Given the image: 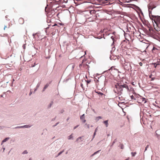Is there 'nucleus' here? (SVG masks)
Returning a JSON list of instances; mask_svg holds the SVG:
<instances>
[{"instance_id": "b1692460", "label": "nucleus", "mask_w": 160, "mask_h": 160, "mask_svg": "<svg viewBox=\"0 0 160 160\" xmlns=\"http://www.w3.org/2000/svg\"><path fill=\"white\" fill-rule=\"evenodd\" d=\"M52 103H53V102H52L50 103V105H49V107H48L49 108H50V107H51V105H52Z\"/></svg>"}, {"instance_id": "dca6fc26", "label": "nucleus", "mask_w": 160, "mask_h": 160, "mask_svg": "<svg viewBox=\"0 0 160 160\" xmlns=\"http://www.w3.org/2000/svg\"><path fill=\"white\" fill-rule=\"evenodd\" d=\"M112 69H114L116 70H117V69L116 68H115V67H112L110 69H109V70L110 71L111 70H112Z\"/></svg>"}, {"instance_id": "58836bf2", "label": "nucleus", "mask_w": 160, "mask_h": 160, "mask_svg": "<svg viewBox=\"0 0 160 160\" xmlns=\"http://www.w3.org/2000/svg\"><path fill=\"white\" fill-rule=\"evenodd\" d=\"M111 38H112L113 41V43H114V39L113 38H112V37H111Z\"/></svg>"}, {"instance_id": "79ce46f5", "label": "nucleus", "mask_w": 160, "mask_h": 160, "mask_svg": "<svg viewBox=\"0 0 160 160\" xmlns=\"http://www.w3.org/2000/svg\"><path fill=\"white\" fill-rule=\"evenodd\" d=\"M29 160H32V159L31 158H30Z\"/></svg>"}, {"instance_id": "f3484780", "label": "nucleus", "mask_w": 160, "mask_h": 160, "mask_svg": "<svg viewBox=\"0 0 160 160\" xmlns=\"http://www.w3.org/2000/svg\"><path fill=\"white\" fill-rule=\"evenodd\" d=\"M136 152H132L131 154L132 155V157H134L135 156V155L136 154Z\"/></svg>"}, {"instance_id": "473e14b6", "label": "nucleus", "mask_w": 160, "mask_h": 160, "mask_svg": "<svg viewBox=\"0 0 160 160\" xmlns=\"http://www.w3.org/2000/svg\"><path fill=\"white\" fill-rule=\"evenodd\" d=\"M96 132H94V134H93V137H94L95 136V135H96Z\"/></svg>"}, {"instance_id": "5701e85b", "label": "nucleus", "mask_w": 160, "mask_h": 160, "mask_svg": "<svg viewBox=\"0 0 160 160\" xmlns=\"http://www.w3.org/2000/svg\"><path fill=\"white\" fill-rule=\"evenodd\" d=\"M80 86L83 89H84V87L82 83H81Z\"/></svg>"}, {"instance_id": "ddd939ff", "label": "nucleus", "mask_w": 160, "mask_h": 160, "mask_svg": "<svg viewBox=\"0 0 160 160\" xmlns=\"http://www.w3.org/2000/svg\"><path fill=\"white\" fill-rule=\"evenodd\" d=\"M89 12L91 14H93L95 13V12L94 10H91Z\"/></svg>"}, {"instance_id": "7c9ffc66", "label": "nucleus", "mask_w": 160, "mask_h": 160, "mask_svg": "<svg viewBox=\"0 0 160 160\" xmlns=\"http://www.w3.org/2000/svg\"><path fill=\"white\" fill-rule=\"evenodd\" d=\"M81 137H80V138H78L77 139V141H78L79 139H81Z\"/></svg>"}, {"instance_id": "cd10ccee", "label": "nucleus", "mask_w": 160, "mask_h": 160, "mask_svg": "<svg viewBox=\"0 0 160 160\" xmlns=\"http://www.w3.org/2000/svg\"><path fill=\"white\" fill-rule=\"evenodd\" d=\"M86 125H87V128H89V125L88 124L87 125V124H86Z\"/></svg>"}, {"instance_id": "f704fd0d", "label": "nucleus", "mask_w": 160, "mask_h": 160, "mask_svg": "<svg viewBox=\"0 0 160 160\" xmlns=\"http://www.w3.org/2000/svg\"><path fill=\"white\" fill-rule=\"evenodd\" d=\"M97 129H98L97 128H96L95 129V132H97Z\"/></svg>"}, {"instance_id": "2f4dec72", "label": "nucleus", "mask_w": 160, "mask_h": 160, "mask_svg": "<svg viewBox=\"0 0 160 160\" xmlns=\"http://www.w3.org/2000/svg\"><path fill=\"white\" fill-rule=\"evenodd\" d=\"M139 64L141 66H142V62H140Z\"/></svg>"}, {"instance_id": "a211bd4d", "label": "nucleus", "mask_w": 160, "mask_h": 160, "mask_svg": "<svg viewBox=\"0 0 160 160\" xmlns=\"http://www.w3.org/2000/svg\"><path fill=\"white\" fill-rule=\"evenodd\" d=\"M72 138V134L69 136L68 137V139H70Z\"/></svg>"}, {"instance_id": "7ed1b4c3", "label": "nucleus", "mask_w": 160, "mask_h": 160, "mask_svg": "<svg viewBox=\"0 0 160 160\" xmlns=\"http://www.w3.org/2000/svg\"><path fill=\"white\" fill-rule=\"evenodd\" d=\"M80 68L81 69H83L85 70H88L89 68V66L83 62H82L81 64H80L79 65Z\"/></svg>"}, {"instance_id": "9d476101", "label": "nucleus", "mask_w": 160, "mask_h": 160, "mask_svg": "<svg viewBox=\"0 0 160 160\" xmlns=\"http://www.w3.org/2000/svg\"><path fill=\"white\" fill-rule=\"evenodd\" d=\"M62 3H66L68 2V0H59Z\"/></svg>"}, {"instance_id": "f257e3e1", "label": "nucleus", "mask_w": 160, "mask_h": 160, "mask_svg": "<svg viewBox=\"0 0 160 160\" xmlns=\"http://www.w3.org/2000/svg\"><path fill=\"white\" fill-rule=\"evenodd\" d=\"M156 7V6L152 2H150L148 5L149 17L158 26V25L159 26V24H160V16L153 15L152 13V10Z\"/></svg>"}, {"instance_id": "ea45409f", "label": "nucleus", "mask_w": 160, "mask_h": 160, "mask_svg": "<svg viewBox=\"0 0 160 160\" xmlns=\"http://www.w3.org/2000/svg\"><path fill=\"white\" fill-rule=\"evenodd\" d=\"M90 82V81H87V82H88V83H89Z\"/></svg>"}, {"instance_id": "a878e982", "label": "nucleus", "mask_w": 160, "mask_h": 160, "mask_svg": "<svg viewBox=\"0 0 160 160\" xmlns=\"http://www.w3.org/2000/svg\"><path fill=\"white\" fill-rule=\"evenodd\" d=\"M38 36V35L36 34H35L34 36V38L35 39H36V36Z\"/></svg>"}, {"instance_id": "6ab92c4d", "label": "nucleus", "mask_w": 160, "mask_h": 160, "mask_svg": "<svg viewBox=\"0 0 160 160\" xmlns=\"http://www.w3.org/2000/svg\"><path fill=\"white\" fill-rule=\"evenodd\" d=\"M96 92V93H98L99 95H102L103 94V93L101 92Z\"/></svg>"}, {"instance_id": "bb28decb", "label": "nucleus", "mask_w": 160, "mask_h": 160, "mask_svg": "<svg viewBox=\"0 0 160 160\" xmlns=\"http://www.w3.org/2000/svg\"><path fill=\"white\" fill-rule=\"evenodd\" d=\"M79 126L78 125H77V126L75 127L74 128V129H75L76 128H77L78 126Z\"/></svg>"}, {"instance_id": "aec40b11", "label": "nucleus", "mask_w": 160, "mask_h": 160, "mask_svg": "<svg viewBox=\"0 0 160 160\" xmlns=\"http://www.w3.org/2000/svg\"><path fill=\"white\" fill-rule=\"evenodd\" d=\"M100 150H98L95 152L92 155V156H93L96 154L97 153L99 152L100 151Z\"/></svg>"}, {"instance_id": "0eeeda50", "label": "nucleus", "mask_w": 160, "mask_h": 160, "mask_svg": "<svg viewBox=\"0 0 160 160\" xmlns=\"http://www.w3.org/2000/svg\"><path fill=\"white\" fill-rule=\"evenodd\" d=\"M103 123L105 124L106 127H107L108 126V120H106L103 122Z\"/></svg>"}, {"instance_id": "6e6552de", "label": "nucleus", "mask_w": 160, "mask_h": 160, "mask_svg": "<svg viewBox=\"0 0 160 160\" xmlns=\"http://www.w3.org/2000/svg\"><path fill=\"white\" fill-rule=\"evenodd\" d=\"M118 98L119 99V100L121 101H123V100H124V98L122 97V96H121L120 95H119Z\"/></svg>"}, {"instance_id": "f8f14e48", "label": "nucleus", "mask_w": 160, "mask_h": 160, "mask_svg": "<svg viewBox=\"0 0 160 160\" xmlns=\"http://www.w3.org/2000/svg\"><path fill=\"white\" fill-rule=\"evenodd\" d=\"M9 139V138H5V139H4L3 140V141H2V143L4 142H6V141H7L8 139Z\"/></svg>"}, {"instance_id": "39448f33", "label": "nucleus", "mask_w": 160, "mask_h": 160, "mask_svg": "<svg viewBox=\"0 0 160 160\" xmlns=\"http://www.w3.org/2000/svg\"><path fill=\"white\" fill-rule=\"evenodd\" d=\"M18 22L20 24H23L24 22V20L23 18H21L18 20Z\"/></svg>"}, {"instance_id": "9b49d317", "label": "nucleus", "mask_w": 160, "mask_h": 160, "mask_svg": "<svg viewBox=\"0 0 160 160\" xmlns=\"http://www.w3.org/2000/svg\"><path fill=\"white\" fill-rule=\"evenodd\" d=\"M141 99H142V102H143L144 103H146V100L145 98H141Z\"/></svg>"}, {"instance_id": "4c0bfd02", "label": "nucleus", "mask_w": 160, "mask_h": 160, "mask_svg": "<svg viewBox=\"0 0 160 160\" xmlns=\"http://www.w3.org/2000/svg\"><path fill=\"white\" fill-rule=\"evenodd\" d=\"M152 75H150L149 76V78H152Z\"/></svg>"}, {"instance_id": "393cba45", "label": "nucleus", "mask_w": 160, "mask_h": 160, "mask_svg": "<svg viewBox=\"0 0 160 160\" xmlns=\"http://www.w3.org/2000/svg\"><path fill=\"white\" fill-rule=\"evenodd\" d=\"M131 98L132 99H134V97L133 95H132L131 96Z\"/></svg>"}, {"instance_id": "20e7f679", "label": "nucleus", "mask_w": 160, "mask_h": 160, "mask_svg": "<svg viewBox=\"0 0 160 160\" xmlns=\"http://www.w3.org/2000/svg\"><path fill=\"white\" fill-rule=\"evenodd\" d=\"M80 119L82 120V122L83 123H85L86 122V120L85 119V115L84 114H83L80 117Z\"/></svg>"}, {"instance_id": "412c9836", "label": "nucleus", "mask_w": 160, "mask_h": 160, "mask_svg": "<svg viewBox=\"0 0 160 160\" xmlns=\"http://www.w3.org/2000/svg\"><path fill=\"white\" fill-rule=\"evenodd\" d=\"M28 153V152H27V151H24L22 153L23 154H27Z\"/></svg>"}, {"instance_id": "423d86ee", "label": "nucleus", "mask_w": 160, "mask_h": 160, "mask_svg": "<svg viewBox=\"0 0 160 160\" xmlns=\"http://www.w3.org/2000/svg\"><path fill=\"white\" fill-rule=\"evenodd\" d=\"M31 127V126H29V125H24L23 126H20V127H17L16 128H28L30 127Z\"/></svg>"}, {"instance_id": "a19ab883", "label": "nucleus", "mask_w": 160, "mask_h": 160, "mask_svg": "<svg viewBox=\"0 0 160 160\" xmlns=\"http://www.w3.org/2000/svg\"><path fill=\"white\" fill-rule=\"evenodd\" d=\"M58 124V123H57L56 124V125H54V126H54H54H56V125H57V124Z\"/></svg>"}, {"instance_id": "4be33fe9", "label": "nucleus", "mask_w": 160, "mask_h": 160, "mask_svg": "<svg viewBox=\"0 0 160 160\" xmlns=\"http://www.w3.org/2000/svg\"><path fill=\"white\" fill-rule=\"evenodd\" d=\"M155 50H157V49L155 47H153L152 49V51L153 52V51Z\"/></svg>"}, {"instance_id": "4468645a", "label": "nucleus", "mask_w": 160, "mask_h": 160, "mask_svg": "<svg viewBox=\"0 0 160 160\" xmlns=\"http://www.w3.org/2000/svg\"><path fill=\"white\" fill-rule=\"evenodd\" d=\"M48 86L49 85L48 84H46L43 89V91H44L45 90V89L48 87Z\"/></svg>"}, {"instance_id": "c9c22d12", "label": "nucleus", "mask_w": 160, "mask_h": 160, "mask_svg": "<svg viewBox=\"0 0 160 160\" xmlns=\"http://www.w3.org/2000/svg\"><path fill=\"white\" fill-rule=\"evenodd\" d=\"M148 145H147V146L146 147L145 150H147V148L148 147Z\"/></svg>"}, {"instance_id": "f03ea898", "label": "nucleus", "mask_w": 160, "mask_h": 160, "mask_svg": "<svg viewBox=\"0 0 160 160\" xmlns=\"http://www.w3.org/2000/svg\"><path fill=\"white\" fill-rule=\"evenodd\" d=\"M115 87L118 93H122L123 88H125L127 91H131V89H132V88L129 89L128 86L126 84L121 85L118 83H117L115 85Z\"/></svg>"}, {"instance_id": "c756f323", "label": "nucleus", "mask_w": 160, "mask_h": 160, "mask_svg": "<svg viewBox=\"0 0 160 160\" xmlns=\"http://www.w3.org/2000/svg\"><path fill=\"white\" fill-rule=\"evenodd\" d=\"M62 152H60L58 154V155H59L60 154H61L62 153Z\"/></svg>"}, {"instance_id": "1a4fd4ad", "label": "nucleus", "mask_w": 160, "mask_h": 160, "mask_svg": "<svg viewBox=\"0 0 160 160\" xmlns=\"http://www.w3.org/2000/svg\"><path fill=\"white\" fill-rule=\"evenodd\" d=\"M156 25H157L156 24ZM157 28H154L155 29H156V30L157 31H159L160 30V28L159 27H160V24H159V26H158L157 25Z\"/></svg>"}, {"instance_id": "c85d7f7f", "label": "nucleus", "mask_w": 160, "mask_h": 160, "mask_svg": "<svg viewBox=\"0 0 160 160\" xmlns=\"http://www.w3.org/2000/svg\"><path fill=\"white\" fill-rule=\"evenodd\" d=\"M35 62H34V65H31V67H34L35 66Z\"/></svg>"}, {"instance_id": "37998d69", "label": "nucleus", "mask_w": 160, "mask_h": 160, "mask_svg": "<svg viewBox=\"0 0 160 160\" xmlns=\"http://www.w3.org/2000/svg\"><path fill=\"white\" fill-rule=\"evenodd\" d=\"M32 94V92H30V95H31V94Z\"/></svg>"}, {"instance_id": "e433bc0d", "label": "nucleus", "mask_w": 160, "mask_h": 160, "mask_svg": "<svg viewBox=\"0 0 160 160\" xmlns=\"http://www.w3.org/2000/svg\"><path fill=\"white\" fill-rule=\"evenodd\" d=\"M7 28V26H4V30H5V28Z\"/></svg>"}, {"instance_id": "2eb2a0df", "label": "nucleus", "mask_w": 160, "mask_h": 160, "mask_svg": "<svg viewBox=\"0 0 160 160\" xmlns=\"http://www.w3.org/2000/svg\"><path fill=\"white\" fill-rule=\"evenodd\" d=\"M102 118L101 117L98 116V117H96V120L98 121L99 119H101Z\"/></svg>"}, {"instance_id": "72a5a7b5", "label": "nucleus", "mask_w": 160, "mask_h": 160, "mask_svg": "<svg viewBox=\"0 0 160 160\" xmlns=\"http://www.w3.org/2000/svg\"><path fill=\"white\" fill-rule=\"evenodd\" d=\"M151 78V81L153 80H154V78Z\"/></svg>"}]
</instances>
